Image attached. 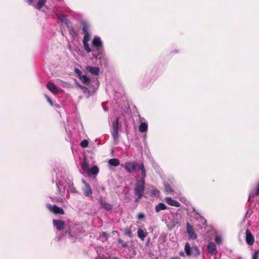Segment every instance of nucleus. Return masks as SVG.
Segmentation results:
<instances>
[{"mask_svg": "<svg viewBox=\"0 0 259 259\" xmlns=\"http://www.w3.org/2000/svg\"><path fill=\"white\" fill-rule=\"evenodd\" d=\"M112 233L114 234H115V233H117V231H113L112 232Z\"/></svg>", "mask_w": 259, "mask_h": 259, "instance_id": "52", "label": "nucleus"}, {"mask_svg": "<svg viewBox=\"0 0 259 259\" xmlns=\"http://www.w3.org/2000/svg\"><path fill=\"white\" fill-rule=\"evenodd\" d=\"M187 231L190 238L195 239L197 238V235L193 230V227L189 223L187 224Z\"/></svg>", "mask_w": 259, "mask_h": 259, "instance_id": "14", "label": "nucleus"}, {"mask_svg": "<svg viewBox=\"0 0 259 259\" xmlns=\"http://www.w3.org/2000/svg\"><path fill=\"white\" fill-rule=\"evenodd\" d=\"M27 2L29 5H33V0H27Z\"/></svg>", "mask_w": 259, "mask_h": 259, "instance_id": "46", "label": "nucleus"}, {"mask_svg": "<svg viewBox=\"0 0 259 259\" xmlns=\"http://www.w3.org/2000/svg\"><path fill=\"white\" fill-rule=\"evenodd\" d=\"M75 71L76 73H77L78 74L79 76V75H82L81 71H80L79 70H78L77 69H75Z\"/></svg>", "mask_w": 259, "mask_h": 259, "instance_id": "45", "label": "nucleus"}, {"mask_svg": "<svg viewBox=\"0 0 259 259\" xmlns=\"http://www.w3.org/2000/svg\"><path fill=\"white\" fill-rule=\"evenodd\" d=\"M184 250L186 255L188 256L197 257L200 254L199 248L196 246H190L188 242L185 244Z\"/></svg>", "mask_w": 259, "mask_h": 259, "instance_id": "5", "label": "nucleus"}, {"mask_svg": "<svg viewBox=\"0 0 259 259\" xmlns=\"http://www.w3.org/2000/svg\"><path fill=\"white\" fill-rule=\"evenodd\" d=\"M141 170V177H143V175L144 174V178H146V169L143 163H139L136 162L135 168H134V171L137 172Z\"/></svg>", "mask_w": 259, "mask_h": 259, "instance_id": "10", "label": "nucleus"}, {"mask_svg": "<svg viewBox=\"0 0 259 259\" xmlns=\"http://www.w3.org/2000/svg\"><path fill=\"white\" fill-rule=\"evenodd\" d=\"M92 45L95 49L93 50L95 54L99 53L101 54L102 52H104V47L101 38L98 36H95L92 41Z\"/></svg>", "mask_w": 259, "mask_h": 259, "instance_id": "3", "label": "nucleus"}, {"mask_svg": "<svg viewBox=\"0 0 259 259\" xmlns=\"http://www.w3.org/2000/svg\"><path fill=\"white\" fill-rule=\"evenodd\" d=\"M259 251L256 250L252 255V259H258Z\"/></svg>", "mask_w": 259, "mask_h": 259, "instance_id": "40", "label": "nucleus"}, {"mask_svg": "<svg viewBox=\"0 0 259 259\" xmlns=\"http://www.w3.org/2000/svg\"><path fill=\"white\" fill-rule=\"evenodd\" d=\"M86 70L91 74L95 75H98L100 70L98 67L88 66L86 67Z\"/></svg>", "mask_w": 259, "mask_h": 259, "instance_id": "17", "label": "nucleus"}, {"mask_svg": "<svg viewBox=\"0 0 259 259\" xmlns=\"http://www.w3.org/2000/svg\"><path fill=\"white\" fill-rule=\"evenodd\" d=\"M47 87L49 90L54 94H58L59 92V90L52 82H48L47 84Z\"/></svg>", "mask_w": 259, "mask_h": 259, "instance_id": "18", "label": "nucleus"}, {"mask_svg": "<svg viewBox=\"0 0 259 259\" xmlns=\"http://www.w3.org/2000/svg\"><path fill=\"white\" fill-rule=\"evenodd\" d=\"M105 111H108V110H107V109H105Z\"/></svg>", "mask_w": 259, "mask_h": 259, "instance_id": "55", "label": "nucleus"}, {"mask_svg": "<svg viewBox=\"0 0 259 259\" xmlns=\"http://www.w3.org/2000/svg\"><path fill=\"white\" fill-rule=\"evenodd\" d=\"M80 228L77 225H74L71 229L65 232V235H68L70 237L76 238L80 235Z\"/></svg>", "mask_w": 259, "mask_h": 259, "instance_id": "6", "label": "nucleus"}, {"mask_svg": "<svg viewBox=\"0 0 259 259\" xmlns=\"http://www.w3.org/2000/svg\"><path fill=\"white\" fill-rule=\"evenodd\" d=\"M165 201L169 205L175 206V207H180L181 206L180 203L174 199H172L170 197H165L164 199Z\"/></svg>", "mask_w": 259, "mask_h": 259, "instance_id": "16", "label": "nucleus"}, {"mask_svg": "<svg viewBox=\"0 0 259 259\" xmlns=\"http://www.w3.org/2000/svg\"><path fill=\"white\" fill-rule=\"evenodd\" d=\"M59 84L60 85H61L62 87H64L66 85V83L65 82H64V81H62V80H59Z\"/></svg>", "mask_w": 259, "mask_h": 259, "instance_id": "44", "label": "nucleus"}, {"mask_svg": "<svg viewBox=\"0 0 259 259\" xmlns=\"http://www.w3.org/2000/svg\"><path fill=\"white\" fill-rule=\"evenodd\" d=\"M256 188H257V189H256V191L257 192H259V184H258L257 185Z\"/></svg>", "mask_w": 259, "mask_h": 259, "instance_id": "50", "label": "nucleus"}, {"mask_svg": "<svg viewBox=\"0 0 259 259\" xmlns=\"http://www.w3.org/2000/svg\"><path fill=\"white\" fill-rule=\"evenodd\" d=\"M81 167L83 169V170L86 172L89 171V164L87 163L86 157H84L83 158V161L81 164Z\"/></svg>", "mask_w": 259, "mask_h": 259, "instance_id": "27", "label": "nucleus"}, {"mask_svg": "<svg viewBox=\"0 0 259 259\" xmlns=\"http://www.w3.org/2000/svg\"><path fill=\"white\" fill-rule=\"evenodd\" d=\"M81 26L82 31L84 32V33H89V26L87 22H82L81 23Z\"/></svg>", "mask_w": 259, "mask_h": 259, "instance_id": "30", "label": "nucleus"}, {"mask_svg": "<svg viewBox=\"0 0 259 259\" xmlns=\"http://www.w3.org/2000/svg\"><path fill=\"white\" fill-rule=\"evenodd\" d=\"M258 194H259V191L258 192H257L256 191V190H253L250 194H249V198H248V201H249L250 200V199L251 198H253L255 196L257 195Z\"/></svg>", "mask_w": 259, "mask_h": 259, "instance_id": "32", "label": "nucleus"}, {"mask_svg": "<svg viewBox=\"0 0 259 259\" xmlns=\"http://www.w3.org/2000/svg\"><path fill=\"white\" fill-rule=\"evenodd\" d=\"M101 205L102 207L107 210H109L112 208L111 205L109 203L104 201H101Z\"/></svg>", "mask_w": 259, "mask_h": 259, "instance_id": "29", "label": "nucleus"}, {"mask_svg": "<svg viewBox=\"0 0 259 259\" xmlns=\"http://www.w3.org/2000/svg\"><path fill=\"white\" fill-rule=\"evenodd\" d=\"M83 47L84 50L90 53L91 52V49L89 47V45L88 42H83Z\"/></svg>", "mask_w": 259, "mask_h": 259, "instance_id": "33", "label": "nucleus"}, {"mask_svg": "<svg viewBox=\"0 0 259 259\" xmlns=\"http://www.w3.org/2000/svg\"><path fill=\"white\" fill-rule=\"evenodd\" d=\"M108 163L111 166H117L119 165L120 161L118 159L113 158L109 160Z\"/></svg>", "mask_w": 259, "mask_h": 259, "instance_id": "26", "label": "nucleus"}, {"mask_svg": "<svg viewBox=\"0 0 259 259\" xmlns=\"http://www.w3.org/2000/svg\"><path fill=\"white\" fill-rule=\"evenodd\" d=\"M148 233L142 229H138L137 231V236L142 240L144 241L147 236Z\"/></svg>", "mask_w": 259, "mask_h": 259, "instance_id": "20", "label": "nucleus"}, {"mask_svg": "<svg viewBox=\"0 0 259 259\" xmlns=\"http://www.w3.org/2000/svg\"><path fill=\"white\" fill-rule=\"evenodd\" d=\"M89 145V142L87 140H83L80 143V146L82 148H86L88 147Z\"/></svg>", "mask_w": 259, "mask_h": 259, "instance_id": "37", "label": "nucleus"}, {"mask_svg": "<svg viewBox=\"0 0 259 259\" xmlns=\"http://www.w3.org/2000/svg\"><path fill=\"white\" fill-rule=\"evenodd\" d=\"M246 242L247 244L252 245L254 242V238L251 233L248 229L246 231Z\"/></svg>", "mask_w": 259, "mask_h": 259, "instance_id": "12", "label": "nucleus"}, {"mask_svg": "<svg viewBox=\"0 0 259 259\" xmlns=\"http://www.w3.org/2000/svg\"><path fill=\"white\" fill-rule=\"evenodd\" d=\"M145 178L144 174L143 177H141L140 180H137L135 187L134 194L137 196L135 201L138 202L144 194Z\"/></svg>", "mask_w": 259, "mask_h": 259, "instance_id": "2", "label": "nucleus"}, {"mask_svg": "<svg viewBox=\"0 0 259 259\" xmlns=\"http://www.w3.org/2000/svg\"><path fill=\"white\" fill-rule=\"evenodd\" d=\"M79 78L83 83L86 84L87 85L91 82L90 78L86 75H79Z\"/></svg>", "mask_w": 259, "mask_h": 259, "instance_id": "24", "label": "nucleus"}, {"mask_svg": "<svg viewBox=\"0 0 259 259\" xmlns=\"http://www.w3.org/2000/svg\"><path fill=\"white\" fill-rule=\"evenodd\" d=\"M125 235L129 237H133V234L132 231L128 229H125L124 231Z\"/></svg>", "mask_w": 259, "mask_h": 259, "instance_id": "34", "label": "nucleus"}, {"mask_svg": "<svg viewBox=\"0 0 259 259\" xmlns=\"http://www.w3.org/2000/svg\"><path fill=\"white\" fill-rule=\"evenodd\" d=\"M118 117H115L112 124V135L113 138L114 144L116 145L119 141V134H118Z\"/></svg>", "mask_w": 259, "mask_h": 259, "instance_id": "4", "label": "nucleus"}, {"mask_svg": "<svg viewBox=\"0 0 259 259\" xmlns=\"http://www.w3.org/2000/svg\"><path fill=\"white\" fill-rule=\"evenodd\" d=\"M251 213H252V212H251V211L249 212V211H248L246 212V217H247L248 215H249V217Z\"/></svg>", "mask_w": 259, "mask_h": 259, "instance_id": "48", "label": "nucleus"}, {"mask_svg": "<svg viewBox=\"0 0 259 259\" xmlns=\"http://www.w3.org/2000/svg\"><path fill=\"white\" fill-rule=\"evenodd\" d=\"M81 181L84 185V187L82 188L83 194L87 197H91L93 192L90 185L84 179H82Z\"/></svg>", "mask_w": 259, "mask_h": 259, "instance_id": "7", "label": "nucleus"}, {"mask_svg": "<svg viewBox=\"0 0 259 259\" xmlns=\"http://www.w3.org/2000/svg\"><path fill=\"white\" fill-rule=\"evenodd\" d=\"M118 243L119 244H121L122 246L124 248H126L127 247L128 244L126 242H124V241L120 238H118L117 240Z\"/></svg>", "mask_w": 259, "mask_h": 259, "instance_id": "35", "label": "nucleus"}, {"mask_svg": "<svg viewBox=\"0 0 259 259\" xmlns=\"http://www.w3.org/2000/svg\"><path fill=\"white\" fill-rule=\"evenodd\" d=\"M148 124L145 122H141L139 126V130L141 133H144L147 131Z\"/></svg>", "mask_w": 259, "mask_h": 259, "instance_id": "22", "label": "nucleus"}, {"mask_svg": "<svg viewBox=\"0 0 259 259\" xmlns=\"http://www.w3.org/2000/svg\"><path fill=\"white\" fill-rule=\"evenodd\" d=\"M179 254H180V255H181V256H184V252H183L181 251V252H180L179 253Z\"/></svg>", "mask_w": 259, "mask_h": 259, "instance_id": "49", "label": "nucleus"}, {"mask_svg": "<svg viewBox=\"0 0 259 259\" xmlns=\"http://www.w3.org/2000/svg\"><path fill=\"white\" fill-rule=\"evenodd\" d=\"M109 237V235L106 233V232H103L102 233V235H101V237L102 238H104L105 241H106L108 239Z\"/></svg>", "mask_w": 259, "mask_h": 259, "instance_id": "39", "label": "nucleus"}, {"mask_svg": "<svg viewBox=\"0 0 259 259\" xmlns=\"http://www.w3.org/2000/svg\"><path fill=\"white\" fill-rule=\"evenodd\" d=\"M215 241L218 244H221L222 242V238L219 236H217L215 238Z\"/></svg>", "mask_w": 259, "mask_h": 259, "instance_id": "38", "label": "nucleus"}, {"mask_svg": "<svg viewBox=\"0 0 259 259\" xmlns=\"http://www.w3.org/2000/svg\"><path fill=\"white\" fill-rule=\"evenodd\" d=\"M53 225L58 231L63 230L65 227L64 221L61 220H53Z\"/></svg>", "mask_w": 259, "mask_h": 259, "instance_id": "13", "label": "nucleus"}, {"mask_svg": "<svg viewBox=\"0 0 259 259\" xmlns=\"http://www.w3.org/2000/svg\"><path fill=\"white\" fill-rule=\"evenodd\" d=\"M136 162L135 161H128L125 163L124 168L127 171L130 173L134 172V168H135Z\"/></svg>", "mask_w": 259, "mask_h": 259, "instance_id": "11", "label": "nucleus"}, {"mask_svg": "<svg viewBox=\"0 0 259 259\" xmlns=\"http://www.w3.org/2000/svg\"><path fill=\"white\" fill-rule=\"evenodd\" d=\"M165 189L167 192L170 193L172 191L170 186L169 185H165Z\"/></svg>", "mask_w": 259, "mask_h": 259, "instance_id": "41", "label": "nucleus"}, {"mask_svg": "<svg viewBox=\"0 0 259 259\" xmlns=\"http://www.w3.org/2000/svg\"><path fill=\"white\" fill-rule=\"evenodd\" d=\"M47 0H39L35 8L38 10H40L46 4Z\"/></svg>", "mask_w": 259, "mask_h": 259, "instance_id": "28", "label": "nucleus"}, {"mask_svg": "<svg viewBox=\"0 0 259 259\" xmlns=\"http://www.w3.org/2000/svg\"><path fill=\"white\" fill-rule=\"evenodd\" d=\"M93 57L95 58L98 59L101 65H106L107 63V59L103 52H102L101 54H99V53L94 54L93 55Z\"/></svg>", "mask_w": 259, "mask_h": 259, "instance_id": "9", "label": "nucleus"}, {"mask_svg": "<svg viewBox=\"0 0 259 259\" xmlns=\"http://www.w3.org/2000/svg\"><path fill=\"white\" fill-rule=\"evenodd\" d=\"M57 199V201H60V202H63V199L61 197H57L56 198Z\"/></svg>", "mask_w": 259, "mask_h": 259, "instance_id": "47", "label": "nucleus"}, {"mask_svg": "<svg viewBox=\"0 0 259 259\" xmlns=\"http://www.w3.org/2000/svg\"><path fill=\"white\" fill-rule=\"evenodd\" d=\"M207 251L211 255H215L217 253L215 245L213 242H209L207 246Z\"/></svg>", "mask_w": 259, "mask_h": 259, "instance_id": "15", "label": "nucleus"}, {"mask_svg": "<svg viewBox=\"0 0 259 259\" xmlns=\"http://www.w3.org/2000/svg\"><path fill=\"white\" fill-rule=\"evenodd\" d=\"M160 193V192L158 190H156L155 191H154V194H159Z\"/></svg>", "mask_w": 259, "mask_h": 259, "instance_id": "51", "label": "nucleus"}, {"mask_svg": "<svg viewBox=\"0 0 259 259\" xmlns=\"http://www.w3.org/2000/svg\"><path fill=\"white\" fill-rule=\"evenodd\" d=\"M145 218V215L143 213H140L138 214L137 215V218L139 220H143Z\"/></svg>", "mask_w": 259, "mask_h": 259, "instance_id": "42", "label": "nucleus"}, {"mask_svg": "<svg viewBox=\"0 0 259 259\" xmlns=\"http://www.w3.org/2000/svg\"><path fill=\"white\" fill-rule=\"evenodd\" d=\"M57 175V181L56 186L58 189V194L61 197H63L65 193V187L66 185L69 188V191L73 193H77L75 188L73 187V183L72 181L69 179L67 177H65V176L62 177L60 175V172L58 174L56 172ZM69 192V190H67Z\"/></svg>", "mask_w": 259, "mask_h": 259, "instance_id": "1", "label": "nucleus"}, {"mask_svg": "<svg viewBox=\"0 0 259 259\" xmlns=\"http://www.w3.org/2000/svg\"><path fill=\"white\" fill-rule=\"evenodd\" d=\"M99 168L97 166H94L89 168V171H87L89 175H96L99 172Z\"/></svg>", "mask_w": 259, "mask_h": 259, "instance_id": "23", "label": "nucleus"}, {"mask_svg": "<svg viewBox=\"0 0 259 259\" xmlns=\"http://www.w3.org/2000/svg\"><path fill=\"white\" fill-rule=\"evenodd\" d=\"M90 39L89 33H84V35L83 38L82 42H88Z\"/></svg>", "mask_w": 259, "mask_h": 259, "instance_id": "36", "label": "nucleus"}, {"mask_svg": "<svg viewBox=\"0 0 259 259\" xmlns=\"http://www.w3.org/2000/svg\"><path fill=\"white\" fill-rule=\"evenodd\" d=\"M202 224V220L198 221Z\"/></svg>", "mask_w": 259, "mask_h": 259, "instance_id": "54", "label": "nucleus"}, {"mask_svg": "<svg viewBox=\"0 0 259 259\" xmlns=\"http://www.w3.org/2000/svg\"><path fill=\"white\" fill-rule=\"evenodd\" d=\"M79 87L80 88V89L82 90L83 92L87 94V97H89V96H90V90L88 89V88L84 87V86H83V85H79Z\"/></svg>", "mask_w": 259, "mask_h": 259, "instance_id": "31", "label": "nucleus"}, {"mask_svg": "<svg viewBox=\"0 0 259 259\" xmlns=\"http://www.w3.org/2000/svg\"><path fill=\"white\" fill-rule=\"evenodd\" d=\"M195 213V219L197 221L202 220V225L204 226L206 224V221L205 219L202 217L200 214H199L197 212L194 210Z\"/></svg>", "mask_w": 259, "mask_h": 259, "instance_id": "25", "label": "nucleus"}, {"mask_svg": "<svg viewBox=\"0 0 259 259\" xmlns=\"http://www.w3.org/2000/svg\"><path fill=\"white\" fill-rule=\"evenodd\" d=\"M55 13L58 19L61 21V23L64 24H67L68 21L65 15L61 14V13L58 11L55 12Z\"/></svg>", "mask_w": 259, "mask_h": 259, "instance_id": "19", "label": "nucleus"}, {"mask_svg": "<svg viewBox=\"0 0 259 259\" xmlns=\"http://www.w3.org/2000/svg\"><path fill=\"white\" fill-rule=\"evenodd\" d=\"M47 208L52 212H53L55 214H63L64 213V211L63 209L59 207L58 206L54 205H52L51 204H47Z\"/></svg>", "mask_w": 259, "mask_h": 259, "instance_id": "8", "label": "nucleus"}, {"mask_svg": "<svg viewBox=\"0 0 259 259\" xmlns=\"http://www.w3.org/2000/svg\"><path fill=\"white\" fill-rule=\"evenodd\" d=\"M167 208L166 206L164 203L160 202L156 205L155 210L156 212H158L161 210H165Z\"/></svg>", "mask_w": 259, "mask_h": 259, "instance_id": "21", "label": "nucleus"}, {"mask_svg": "<svg viewBox=\"0 0 259 259\" xmlns=\"http://www.w3.org/2000/svg\"><path fill=\"white\" fill-rule=\"evenodd\" d=\"M45 97H46L47 100L48 102L50 103V105L53 106V101L51 100V99L47 95H45Z\"/></svg>", "mask_w": 259, "mask_h": 259, "instance_id": "43", "label": "nucleus"}, {"mask_svg": "<svg viewBox=\"0 0 259 259\" xmlns=\"http://www.w3.org/2000/svg\"><path fill=\"white\" fill-rule=\"evenodd\" d=\"M101 189H102V190L103 191H104V190H105V188H104V187H102Z\"/></svg>", "mask_w": 259, "mask_h": 259, "instance_id": "53", "label": "nucleus"}]
</instances>
